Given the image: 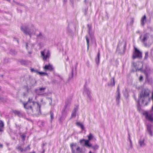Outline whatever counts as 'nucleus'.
<instances>
[{
	"label": "nucleus",
	"instance_id": "nucleus-52",
	"mask_svg": "<svg viewBox=\"0 0 153 153\" xmlns=\"http://www.w3.org/2000/svg\"><path fill=\"white\" fill-rule=\"evenodd\" d=\"M140 32L139 30H137L136 31V33H140Z\"/></svg>",
	"mask_w": 153,
	"mask_h": 153
},
{
	"label": "nucleus",
	"instance_id": "nucleus-51",
	"mask_svg": "<svg viewBox=\"0 0 153 153\" xmlns=\"http://www.w3.org/2000/svg\"><path fill=\"white\" fill-rule=\"evenodd\" d=\"M2 147H3V145H2V144H1L0 143V148H2Z\"/></svg>",
	"mask_w": 153,
	"mask_h": 153
},
{
	"label": "nucleus",
	"instance_id": "nucleus-58",
	"mask_svg": "<svg viewBox=\"0 0 153 153\" xmlns=\"http://www.w3.org/2000/svg\"><path fill=\"white\" fill-rule=\"evenodd\" d=\"M88 153H93L91 151H90Z\"/></svg>",
	"mask_w": 153,
	"mask_h": 153
},
{
	"label": "nucleus",
	"instance_id": "nucleus-43",
	"mask_svg": "<svg viewBox=\"0 0 153 153\" xmlns=\"http://www.w3.org/2000/svg\"><path fill=\"white\" fill-rule=\"evenodd\" d=\"M134 22V20L133 18H131V21L130 22V23L131 24H132Z\"/></svg>",
	"mask_w": 153,
	"mask_h": 153
},
{
	"label": "nucleus",
	"instance_id": "nucleus-15",
	"mask_svg": "<svg viewBox=\"0 0 153 153\" xmlns=\"http://www.w3.org/2000/svg\"><path fill=\"white\" fill-rule=\"evenodd\" d=\"M78 109V106H76L74 108L72 111V113L71 115V118L73 117H75L76 116V113Z\"/></svg>",
	"mask_w": 153,
	"mask_h": 153
},
{
	"label": "nucleus",
	"instance_id": "nucleus-42",
	"mask_svg": "<svg viewBox=\"0 0 153 153\" xmlns=\"http://www.w3.org/2000/svg\"><path fill=\"white\" fill-rule=\"evenodd\" d=\"M70 2L72 4H74V0H69Z\"/></svg>",
	"mask_w": 153,
	"mask_h": 153
},
{
	"label": "nucleus",
	"instance_id": "nucleus-57",
	"mask_svg": "<svg viewBox=\"0 0 153 153\" xmlns=\"http://www.w3.org/2000/svg\"><path fill=\"white\" fill-rule=\"evenodd\" d=\"M15 40L17 41V42L18 43V41L17 39H15Z\"/></svg>",
	"mask_w": 153,
	"mask_h": 153
},
{
	"label": "nucleus",
	"instance_id": "nucleus-40",
	"mask_svg": "<svg viewBox=\"0 0 153 153\" xmlns=\"http://www.w3.org/2000/svg\"><path fill=\"white\" fill-rule=\"evenodd\" d=\"M112 80H113V83H111V85L112 86H114L115 85V82H114V78H112Z\"/></svg>",
	"mask_w": 153,
	"mask_h": 153
},
{
	"label": "nucleus",
	"instance_id": "nucleus-56",
	"mask_svg": "<svg viewBox=\"0 0 153 153\" xmlns=\"http://www.w3.org/2000/svg\"><path fill=\"white\" fill-rule=\"evenodd\" d=\"M28 53H29V54H31L32 53V52H31V51H28Z\"/></svg>",
	"mask_w": 153,
	"mask_h": 153
},
{
	"label": "nucleus",
	"instance_id": "nucleus-19",
	"mask_svg": "<svg viewBox=\"0 0 153 153\" xmlns=\"http://www.w3.org/2000/svg\"><path fill=\"white\" fill-rule=\"evenodd\" d=\"M100 53L99 51L97 56L95 58V62L97 65H98L100 63Z\"/></svg>",
	"mask_w": 153,
	"mask_h": 153
},
{
	"label": "nucleus",
	"instance_id": "nucleus-44",
	"mask_svg": "<svg viewBox=\"0 0 153 153\" xmlns=\"http://www.w3.org/2000/svg\"><path fill=\"white\" fill-rule=\"evenodd\" d=\"M88 8H86L85 10V15H86V12H87V11H88Z\"/></svg>",
	"mask_w": 153,
	"mask_h": 153
},
{
	"label": "nucleus",
	"instance_id": "nucleus-24",
	"mask_svg": "<svg viewBox=\"0 0 153 153\" xmlns=\"http://www.w3.org/2000/svg\"><path fill=\"white\" fill-rule=\"evenodd\" d=\"M76 125L79 127H80L83 130L84 129V126L81 123L77 122H76Z\"/></svg>",
	"mask_w": 153,
	"mask_h": 153
},
{
	"label": "nucleus",
	"instance_id": "nucleus-38",
	"mask_svg": "<svg viewBox=\"0 0 153 153\" xmlns=\"http://www.w3.org/2000/svg\"><path fill=\"white\" fill-rule=\"evenodd\" d=\"M77 1H79L80 0H77ZM89 0H84V3L85 4H88L89 2Z\"/></svg>",
	"mask_w": 153,
	"mask_h": 153
},
{
	"label": "nucleus",
	"instance_id": "nucleus-4",
	"mask_svg": "<svg viewBox=\"0 0 153 153\" xmlns=\"http://www.w3.org/2000/svg\"><path fill=\"white\" fill-rule=\"evenodd\" d=\"M21 30L25 34L28 35L30 37L34 33L35 28L33 25L28 27L25 25H23L20 27Z\"/></svg>",
	"mask_w": 153,
	"mask_h": 153
},
{
	"label": "nucleus",
	"instance_id": "nucleus-32",
	"mask_svg": "<svg viewBox=\"0 0 153 153\" xmlns=\"http://www.w3.org/2000/svg\"><path fill=\"white\" fill-rule=\"evenodd\" d=\"M10 54L15 55L17 54V52L14 50H11L10 51Z\"/></svg>",
	"mask_w": 153,
	"mask_h": 153
},
{
	"label": "nucleus",
	"instance_id": "nucleus-17",
	"mask_svg": "<svg viewBox=\"0 0 153 153\" xmlns=\"http://www.w3.org/2000/svg\"><path fill=\"white\" fill-rule=\"evenodd\" d=\"M146 21V15H144L141 18L140 20L141 25L143 26Z\"/></svg>",
	"mask_w": 153,
	"mask_h": 153
},
{
	"label": "nucleus",
	"instance_id": "nucleus-25",
	"mask_svg": "<svg viewBox=\"0 0 153 153\" xmlns=\"http://www.w3.org/2000/svg\"><path fill=\"white\" fill-rule=\"evenodd\" d=\"M4 127V124L3 122L0 120V132L3 131L2 128Z\"/></svg>",
	"mask_w": 153,
	"mask_h": 153
},
{
	"label": "nucleus",
	"instance_id": "nucleus-20",
	"mask_svg": "<svg viewBox=\"0 0 153 153\" xmlns=\"http://www.w3.org/2000/svg\"><path fill=\"white\" fill-rule=\"evenodd\" d=\"M36 35L38 39H43L44 38V36L41 32H39L38 34H36Z\"/></svg>",
	"mask_w": 153,
	"mask_h": 153
},
{
	"label": "nucleus",
	"instance_id": "nucleus-30",
	"mask_svg": "<svg viewBox=\"0 0 153 153\" xmlns=\"http://www.w3.org/2000/svg\"><path fill=\"white\" fill-rule=\"evenodd\" d=\"M85 38L87 42V49L88 50V49L89 48V40L87 36H85Z\"/></svg>",
	"mask_w": 153,
	"mask_h": 153
},
{
	"label": "nucleus",
	"instance_id": "nucleus-62",
	"mask_svg": "<svg viewBox=\"0 0 153 153\" xmlns=\"http://www.w3.org/2000/svg\"><path fill=\"white\" fill-rule=\"evenodd\" d=\"M152 109H153L152 108Z\"/></svg>",
	"mask_w": 153,
	"mask_h": 153
},
{
	"label": "nucleus",
	"instance_id": "nucleus-48",
	"mask_svg": "<svg viewBox=\"0 0 153 153\" xmlns=\"http://www.w3.org/2000/svg\"><path fill=\"white\" fill-rule=\"evenodd\" d=\"M22 137L23 139V140H24L25 139V136L24 135H22Z\"/></svg>",
	"mask_w": 153,
	"mask_h": 153
},
{
	"label": "nucleus",
	"instance_id": "nucleus-16",
	"mask_svg": "<svg viewBox=\"0 0 153 153\" xmlns=\"http://www.w3.org/2000/svg\"><path fill=\"white\" fill-rule=\"evenodd\" d=\"M13 112L15 114L18 115L20 117H22L23 116V114L21 111L16 110H13Z\"/></svg>",
	"mask_w": 153,
	"mask_h": 153
},
{
	"label": "nucleus",
	"instance_id": "nucleus-6",
	"mask_svg": "<svg viewBox=\"0 0 153 153\" xmlns=\"http://www.w3.org/2000/svg\"><path fill=\"white\" fill-rule=\"evenodd\" d=\"M40 106L38 103V106L36 105L29 111H27V112L30 114L34 115H39L40 114Z\"/></svg>",
	"mask_w": 153,
	"mask_h": 153
},
{
	"label": "nucleus",
	"instance_id": "nucleus-11",
	"mask_svg": "<svg viewBox=\"0 0 153 153\" xmlns=\"http://www.w3.org/2000/svg\"><path fill=\"white\" fill-rule=\"evenodd\" d=\"M84 93L87 94L88 99L91 101L92 100V97L91 95V91L87 88L84 87Z\"/></svg>",
	"mask_w": 153,
	"mask_h": 153
},
{
	"label": "nucleus",
	"instance_id": "nucleus-23",
	"mask_svg": "<svg viewBox=\"0 0 153 153\" xmlns=\"http://www.w3.org/2000/svg\"><path fill=\"white\" fill-rule=\"evenodd\" d=\"M120 94H117V96L116 97V101L118 104L120 103Z\"/></svg>",
	"mask_w": 153,
	"mask_h": 153
},
{
	"label": "nucleus",
	"instance_id": "nucleus-41",
	"mask_svg": "<svg viewBox=\"0 0 153 153\" xmlns=\"http://www.w3.org/2000/svg\"><path fill=\"white\" fill-rule=\"evenodd\" d=\"M143 77L142 76H140L139 78V80L140 81H141L143 80Z\"/></svg>",
	"mask_w": 153,
	"mask_h": 153
},
{
	"label": "nucleus",
	"instance_id": "nucleus-14",
	"mask_svg": "<svg viewBox=\"0 0 153 153\" xmlns=\"http://www.w3.org/2000/svg\"><path fill=\"white\" fill-rule=\"evenodd\" d=\"M43 68L45 71L48 70L50 71H52L54 69L53 66L50 64H49L48 65H45L43 67Z\"/></svg>",
	"mask_w": 153,
	"mask_h": 153
},
{
	"label": "nucleus",
	"instance_id": "nucleus-29",
	"mask_svg": "<svg viewBox=\"0 0 153 153\" xmlns=\"http://www.w3.org/2000/svg\"><path fill=\"white\" fill-rule=\"evenodd\" d=\"M30 71L32 72L36 73L37 74L38 73V71L37 70L35 69L34 68H31Z\"/></svg>",
	"mask_w": 153,
	"mask_h": 153
},
{
	"label": "nucleus",
	"instance_id": "nucleus-2",
	"mask_svg": "<svg viewBox=\"0 0 153 153\" xmlns=\"http://www.w3.org/2000/svg\"><path fill=\"white\" fill-rule=\"evenodd\" d=\"M150 35L148 33H144L140 36V41L146 47H149L152 44L149 42Z\"/></svg>",
	"mask_w": 153,
	"mask_h": 153
},
{
	"label": "nucleus",
	"instance_id": "nucleus-12",
	"mask_svg": "<svg viewBox=\"0 0 153 153\" xmlns=\"http://www.w3.org/2000/svg\"><path fill=\"white\" fill-rule=\"evenodd\" d=\"M147 130L149 135L151 136L153 135V127L151 124H148L147 125Z\"/></svg>",
	"mask_w": 153,
	"mask_h": 153
},
{
	"label": "nucleus",
	"instance_id": "nucleus-8",
	"mask_svg": "<svg viewBox=\"0 0 153 153\" xmlns=\"http://www.w3.org/2000/svg\"><path fill=\"white\" fill-rule=\"evenodd\" d=\"M153 110L152 109L150 112H146L143 114L145 116L146 119L151 122H153Z\"/></svg>",
	"mask_w": 153,
	"mask_h": 153
},
{
	"label": "nucleus",
	"instance_id": "nucleus-5",
	"mask_svg": "<svg viewBox=\"0 0 153 153\" xmlns=\"http://www.w3.org/2000/svg\"><path fill=\"white\" fill-rule=\"evenodd\" d=\"M87 137L88 138V140L82 139L80 140V143L81 144L83 142H84V145L86 147L89 148V147L91 146V144L90 143V141L93 139L94 136L91 133H90Z\"/></svg>",
	"mask_w": 153,
	"mask_h": 153
},
{
	"label": "nucleus",
	"instance_id": "nucleus-46",
	"mask_svg": "<svg viewBox=\"0 0 153 153\" xmlns=\"http://www.w3.org/2000/svg\"><path fill=\"white\" fill-rule=\"evenodd\" d=\"M117 92V94H118V93L120 94L119 87H118Z\"/></svg>",
	"mask_w": 153,
	"mask_h": 153
},
{
	"label": "nucleus",
	"instance_id": "nucleus-22",
	"mask_svg": "<svg viewBox=\"0 0 153 153\" xmlns=\"http://www.w3.org/2000/svg\"><path fill=\"white\" fill-rule=\"evenodd\" d=\"M129 135V137H128V139L129 140V141H130V145H129V146L128 147V150H130L131 149H132L133 148V145H132V141H131V140L130 138V136L129 135V134L128 135Z\"/></svg>",
	"mask_w": 153,
	"mask_h": 153
},
{
	"label": "nucleus",
	"instance_id": "nucleus-59",
	"mask_svg": "<svg viewBox=\"0 0 153 153\" xmlns=\"http://www.w3.org/2000/svg\"><path fill=\"white\" fill-rule=\"evenodd\" d=\"M45 152V150L43 149V153H44Z\"/></svg>",
	"mask_w": 153,
	"mask_h": 153
},
{
	"label": "nucleus",
	"instance_id": "nucleus-31",
	"mask_svg": "<svg viewBox=\"0 0 153 153\" xmlns=\"http://www.w3.org/2000/svg\"><path fill=\"white\" fill-rule=\"evenodd\" d=\"M26 48L27 50H29V48L30 49L32 48V47L31 45H28V44L27 43H26Z\"/></svg>",
	"mask_w": 153,
	"mask_h": 153
},
{
	"label": "nucleus",
	"instance_id": "nucleus-27",
	"mask_svg": "<svg viewBox=\"0 0 153 153\" xmlns=\"http://www.w3.org/2000/svg\"><path fill=\"white\" fill-rule=\"evenodd\" d=\"M145 56L144 57V59L145 60L147 59L149 56L148 55V51H146L145 52Z\"/></svg>",
	"mask_w": 153,
	"mask_h": 153
},
{
	"label": "nucleus",
	"instance_id": "nucleus-10",
	"mask_svg": "<svg viewBox=\"0 0 153 153\" xmlns=\"http://www.w3.org/2000/svg\"><path fill=\"white\" fill-rule=\"evenodd\" d=\"M46 89V88L45 87L39 88L36 89L35 91V92L39 95L44 96V94H42V93L44 92Z\"/></svg>",
	"mask_w": 153,
	"mask_h": 153
},
{
	"label": "nucleus",
	"instance_id": "nucleus-34",
	"mask_svg": "<svg viewBox=\"0 0 153 153\" xmlns=\"http://www.w3.org/2000/svg\"><path fill=\"white\" fill-rule=\"evenodd\" d=\"M38 74L40 75H46L47 74L46 73L39 71H38Z\"/></svg>",
	"mask_w": 153,
	"mask_h": 153
},
{
	"label": "nucleus",
	"instance_id": "nucleus-9",
	"mask_svg": "<svg viewBox=\"0 0 153 153\" xmlns=\"http://www.w3.org/2000/svg\"><path fill=\"white\" fill-rule=\"evenodd\" d=\"M134 52L133 54V58L135 59L137 58L141 59L142 58V53L137 49L136 48H134Z\"/></svg>",
	"mask_w": 153,
	"mask_h": 153
},
{
	"label": "nucleus",
	"instance_id": "nucleus-50",
	"mask_svg": "<svg viewBox=\"0 0 153 153\" xmlns=\"http://www.w3.org/2000/svg\"><path fill=\"white\" fill-rule=\"evenodd\" d=\"M58 76L61 79H62V77L61 76H60L59 75H58Z\"/></svg>",
	"mask_w": 153,
	"mask_h": 153
},
{
	"label": "nucleus",
	"instance_id": "nucleus-21",
	"mask_svg": "<svg viewBox=\"0 0 153 153\" xmlns=\"http://www.w3.org/2000/svg\"><path fill=\"white\" fill-rule=\"evenodd\" d=\"M88 34H89V36L91 37L93 36V34L90 32L91 31V26L90 25H88Z\"/></svg>",
	"mask_w": 153,
	"mask_h": 153
},
{
	"label": "nucleus",
	"instance_id": "nucleus-61",
	"mask_svg": "<svg viewBox=\"0 0 153 153\" xmlns=\"http://www.w3.org/2000/svg\"><path fill=\"white\" fill-rule=\"evenodd\" d=\"M72 75H73V70L72 71Z\"/></svg>",
	"mask_w": 153,
	"mask_h": 153
},
{
	"label": "nucleus",
	"instance_id": "nucleus-3",
	"mask_svg": "<svg viewBox=\"0 0 153 153\" xmlns=\"http://www.w3.org/2000/svg\"><path fill=\"white\" fill-rule=\"evenodd\" d=\"M24 107L27 111L33 108L36 105L38 106V103L34 101L32 97H29L27 102L23 103Z\"/></svg>",
	"mask_w": 153,
	"mask_h": 153
},
{
	"label": "nucleus",
	"instance_id": "nucleus-54",
	"mask_svg": "<svg viewBox=\"0 0 153 153\" xmlns=\"http://www.w3.org/2000/svg\"><path fill=\"white\" fill-rule=\"evenodd\" d=\"M141 69H142V68H140V69H137V70L138 71H140L141 70Z\"/></svg>",
	"mask_w": 153,
	"mask_h": 153
},
{
	"label": "nucleus",
	"instance_id": "nucleus-28",
	"mask_svg": "<svg viewBox=\"0 0 153 153\" xmlns=\"http://www.w3.org/2000/svg\"><path fill=\"white\" fill-rule=\"evenodd\" d=\"M91 147L94 150H96L98 149V146L97 145L95 146H92L91 144V146L89 148Z\"/></svg>",
	"mask_w": 153,
	"mask_h": 153
},
{
	"label": "nucleus",
	"instance_id": "nucleus-36",
	"mask_svg": "<svg viewBox=\"0 0 153 153\" xmlns=\"http://www.w3.org/2000/svg\"><path fill=\"white\" fill-rule=\"evenodd\" d=\"M30 149V145H28L25 149H24V151H25L27 150H29Z\"/></svg>",
	"mask_w": 153,
	"mask_h": 153
},
{
	"label": "nucleus",
	"instance_id": "nucleus-53",
	"mask_svg": "<svg viewBox=\"0 0 153 153\" xmlns=\"http://www.w3.org/2000/svg\"><path fill=\"white\" fill-rule=\"evenodd\" d=\"M126 47V45L125 44L124 45V49H125Z\"/></svg>",
	"mask_w": 153,
	"mask_h": 153
},
{
	"label": "nucleus",
	"instance_id": "nucleus-35",
	"mask_svg": "<svg viewBox=\"0 0 153 153\" xmlns=\"http://www.w3.org/2000/svg\"><path fill=\"white\" fill-rule=\"evenodd\" d=\"M50 115L51 121H52V120L53 119V113L51 111L50 112Z\"/></svg>",
	"mask_w": 153,
	"mask_h": 153
},
{
	"label": "nucleus",
	"instance_id": "nucleus-13",
	"mask_svg": "<svg viewBox=\"0 0 153 153\" xmlns=\"http://www.w3.org/2000/svg\"><path fill=\"white\" fill-rule=\"evenodd\" d=\"M41 54L44 60H46L50 56V53L49 51H47L46 53H45L44 51H42L41 52Z\"/></svg>",
	"mask_w": 153,
	"mask_h": 153
},
{
	"label": "nucleus",
	"instance_id": "nucleus-7",
	"mask_svg": "<svg viewBox=\"0 0 153 153\" xmlns=\"http://www.w3.org/2000/svg\"><path fill=\"white\" fill-rule=\"evenodd\" d=\"M26 84L27 87L32 88L36 85V81L34 79L29 76L28 79L26 81Z\"/></svg>",
	"mask_w": 153,
	"mask_h": 153
},
{
	"label": "nucleus",
	"instance_id": "nucleus-47",
	"mask_svg": "<svg viewBox=\"0 0 153 153\" xmlns=\"http://www.w3.org/2000/svg\"><path fill=\"white\" fill-rule=\"evenodd\" d=\"M48 99L50 100L51 101V102L49 103V104L50 105H52V99L51 98H49Z\"/></svg>",
	"mask_w": 153,
	"mask_h": 153
},
{
	"label": "nucleus",
	"instance_id": "nucleus-37",
	"mask_svg": "<svg viewBox=\"0 0 153 153\" xmlns=\"http://www.w3.org/2000/svg\"><path fill=\"white\" fill-rule=\"evenodd\" d=\"M20 62L23 65H25L26 63V62L24 60H21Z\"/></svg>",
	"mask_w": 153,
	"mask_h": 153
},
{
	"label": "nucleus",
	"instance_id": "nucleus-33",
	"mask_svg": "<svg viewBox=\"0 0 153 153\" xmlns=\"http://www.w3.org/2000/svg\"><path fill=\"white\" fill-rule=\"evenodd\" d=\"M76 151L78 152V153H81L82 152V149H81L79 147H78L76 149Z\"/></svg>",
	"mask_w": 153,
	"mask_h": 153
},
{
	"label": "nucleus",
	"instance_id": "nucleus-18",
	"mask_svg": "<svg viewBox=\"0 0 153 153\" xmlns=\"http://www.w3.org/2000/svg\"><path fill=\"white\" fill-rule=\"evenodd\" d=\"M139 143L141 147H144L146 145L144 143V140L143 139H140L139 141Z\"/></svg>",
	"mask_w": 153,
	"mask_h": 153
},
{
	"label": "nucleus",
	"instance_id": "nucleus-26",
	"mask_svg": "<svg viewBox=\"0 0 153 153\" xmlns=\"http://www.w3.org/2000/svg\"><path fill=\"white\" fill-rule=\"evenodd\" d=\"M16 149L18 151H20L21 152H23L24 151V149L22 148L21 146H18L16 147Z\"/></svg>",
	"mask_w": 153,
	"mask_h": 153
},
{
	"label": "nucleus",
	"instance_id": "nucleus-39",
	"mask_svg": "<svg viewBox=\"0 0 153 153\" xmlns=\"http://www.w3.org/2000/svg\"><path fill=\"white\" fill-rule=\"evenodd\" d=\"M74 145V143L71 144L70 145L72 149V151L73 153L74 152V150H73L72 149Z\"/></svg>",
	"mask_w": 153,
	"mask_h": 153
},
{
	"label": "nucleus",
	"instance_id": "nucleus-49",
	"mask_svg": "<svg viewBox=\"0 0 153 153\" xmlns=\"http://www.w3.org/2000/svg\"><path fill=\"white\" fill-rule=\"evenodd\" d=\"M46 144L43 143L42 145V147H43Z\"/></svg>",
	"mask_w": 153,
	"mask_h": 153
},
{
	"label": "nucleus",
	"instance_id": "nucleus-60",
	"mask_svg": "<svg viewBox=\"0 0 153 153\" xmlns=\"http://www.w3.org/2000/svg\"><path fill=\"white\" fill-rule=\"evenodd\" d=\"M67 0H64V2H66Z\"/></svg>",
	"mask_w": 153,
	"mask_h": 153
},
{
	"label": "nucleus",
	"instance_id": "nucleus-55",
	"mask_svg": "<svg viewBox=\"0 0 153 153\" xmlns=\"http://www.w3.org/2000/svg\"><path fill=\"white\" fill-rule=\"evenodd\" d=\"M30 153H36L34 151H33L32 152H30Z\"/></svg>",
	"mask_w": 153,
	"mask_h": 153
},
{
	"label": "nucleus",
	"instance_id": "nucleus-45",
	"mask_svg": "<svg viewBox=\"0 0 153 153\" xmlns=\"http://www.w3.org/2000/svg\"><path fill=\"white\" fill-rule=\"evenodd\" d=\"M121 44H119L117 48V50L118 51L119 49V46Z\"/></svg>",
	"mask_w": 153,
	"mask_h": 153
},
{
	"label": "nucleus",
	"instance_id": "nucleus-1",
	"mask_svg": "<svg viewBox=\"0 0 153 153\" xmlns=\"http://www.w3.org/2000/svg\"><path fill=\"white\" fill-rule=\"evenodd\" d=\"M149 91L148 90H143L140 94L138 101V103L140 104L141 102L142 105H147L148 102L150 100L149 97Z\"/></svg>",
	"mask_w": 153,
	"mask_h": 153
}]
</instances>
